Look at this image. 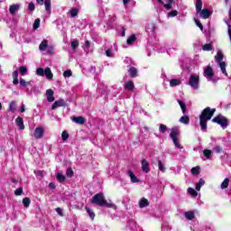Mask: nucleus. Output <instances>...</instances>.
Wrapping results in <instances>:
<instances>
[{
    "mask_svg": "<svg viewBox=\"0 0 231 231\" xmlns=\"http://www.w3.org/2000/svg\"><path fill=\"white\" fill-rule=\"evenodd\" d=\"M64 106H66V101H64V99H59L53 103L51 109H57V107Z\"/></svg>",
    "mask_w": 231,
    "mask_h": 231,
    "instance_id": "nucleus-12",
    "label": "nucleus"
},
{
    "mask_svg": "<svg viewBox=\"0 0 231 231\" xmlns=\"http://www.w3.org/2000/svg\"><path fill=\"white\" fill-rule=\"evenodd\" d=\"M32 203V200H30V198H24L23 199V205L25 207V208H28L30 207V204Z\"/></svg>",
    "mask_w": 231,
    "mask_h": 231,
    "instance_id": "nucleus-39",
    "label": "nucleus"
},
{
    "mask_svg": "<svg viewBox=\"0 0 231 231\" xmlns=\"http://www.w3.org/2000/svg\"><path fill=\"white\" fill-rule=\"evenodd\" d=\"M125 89H126L127 91H133L134 89V82L128 81L127 83H125Z\"/></svg>",
    "mask_w": 231,
    "mask_h": 231,
    "instance_id": "nucleus-30",
    "label": "nucleus"
},
{
    "mask_svg": "<svg viewBox=\"0 0 231 231\" xmlns=\"http://www.w3.org/2000/svg\"><path fill=\"white\" fill-rule=\"evenodd\" d=\"M128 73L132 79L138 77V69L134 67H130L128 69Z\"/></svg>",
    "mask_w": 231,
    "mask_h": 231,
    "instance_id": "nucleus-19",
    "label": "nucleus"
},
{
    "mask_svg": "<svg viewBox=\"0 0 231 231\" xmlns=\"http://www.w3.org/2000/svg\"><path fill=\"white\" fill-rule=\"evenodd\" d=\"M55 210H56L57 214L59 216H60L61 217L64 216V213L62 212V208H57Z\"/></svg>",
    "mask_w": 231,
    "mask_h": 231,
    "instance_id": "nucleus-58",
    "label": "nucleus"
},
{
    "mask_svg": "<svg viewBox=\"0 0 231 231\" xmlns=\"http://www.w3.org/2000/svg\"><path fill=\"white\" fill-rule=\"evenodd\" d=\"M21 8V4H14L10 5L9 12L11 15H14L16 12H19V9Z\"/></svg>",
    "mask_w": 231,
    "mask_h": 231,
    "instance_id": "nucleus-14",
    "label": "nucleus"
},
{
    "mask_svg": "<svg viewBox=\"0 0 231 231\" xmlns=\"http://www.w3.org/2000/svg\"><path fill=\"white\" fill-rule=\"evenodd\" d=\"M88 70H89L90 73H95L97 71V68L92 66V67L89 68Z\"/></svg>",
    "mask_w": 231,
    "mask_h": 231,
    "instance_id": "nucleus-63",
    "label": "nucleus"
},
{
    "mask_svg": "<svg viewBox=\"0 0 231 231\" xmlns=\"http://www.w3.org/2000/svg\"><path fill=\"white\" fill-rule=\"evenodd\" d=\"M203 154H204V156L206 158V159H203L204 161L205 160H211V158H212V152H211V150L205 149L203 151Z\"/></svg>",
    "mask_w": 231,
    "mask_h": 231,
    "instance_id": "nucleus-31",
    "label": "nucleus"
},
{
    "mask_svg": "<svg viewBox=\"0 0 231 231\" xmlns=\"http://www.w3.org/2000/svg\"><path fill=\"white\" fill-rule=\"evenodd\" d=\"M15 124L17 127L20 129V131H23L24 129V120H23V117H17L15 119Z\"/></svg>",
    "mask_w": 231,
    "mask_h": 231,
    "instance_id": "nucleus-18",
    "label": "nucleus"
},
{
    "mask_svg": "<svg viewBox=\"0 0 231 231\" xmlns=\"http://www.w3.org/2000/svg\"><path fill=\"white\" fill-rule=\"evenodd\" d=\"M184 216H185L186 219H189V221H192V219H194V217H195L193 211H187L184 213Z\"/></svg>",
    "mask_w": 231,
    "mask_h": 231,
    "instance_id": "nucleus-33",
    "label": "nucleus"
},
{
    "mask_svg": "<svg viewBox=\"0 0 231 231\" xmlns=\"http://www.w3.org/2000/svg\"><path fill=\"white\" fill-rule=\"evenodd\" d=\"M39 26H41V19L37 18L33 23L32 28L33 30H38Z\"/></svg>",
    "mask_w": 231,
    "mask_h": 231,
    "instance_id": "nucleus-45",
    "label": "nucleus"
},
{
    "mask_svg": "<svg viewBox=\"0 0 231 231\" xmlns=\"http://www.w3.org/2000/svg\"><path fill=\"white\" fill-rule=\"evenodd\" d=\"M91 45V42L89 41H86L85 44L83 45L84 50H89V46Z\"/></svg>",
    "mask_w": 231,
    "mask_h": 231,
    "instance_id": "nucleus-57",
    "label": "nucleus"
},
{
    "mask_svg": "<svg viewBox=\"0 0 231 231\" xmlns=\"http://www.w3.org/2000/svg\"><path fill=\"white\" fill-rule=\"evenodd\" d=\"M127 174H128L132 183H138L140 181V180H138V178L136 177V175H134L133 171H128Z\"/></svg>",
    "mask_w": 231,
    "mask_h": 231,
    "instance_id": "nucleus-20",
    "label": "nucleus"
},
{
    "mask_svg": "<svg viewBox=\"0 0 231 231\" xmlns=\"http://www.w3.org/2000/svg\"><path fill=\"white\" fill-rule=\"evenodd\" d=\"M72 122L79 125H84L86 124V119L83 116H74L72 117Z\"/></svg>",
    "mask_w": 231,
    "mask_h": 231,
    "instance_id": "nucleus-15",
    "label": "nucleus"
},
{
    "mask_svg": "<svg viewBox=\"0 0 231 231\" xmlns=\"http://www.w3.org/2000/svg\"><path fill=\"white\" fill-rule=\"evenodd\" d=\"M47 52L49 55H53V46L52 45H49V47H47Z\"/></svg>",
    "mask_w": 231,
    "mask_h": 231,
    "instance_id": "nucleus-55",
    "label": "nucleus"
},
{
    "mask_svg": "<svg viewBox=\"0 0 231 231\" xmlns=\"http://www.w3.org/2000/svg\"><path fill=\"white\" fill-rule=\"evenodd\" d=\"M136 228H138V225L136 224V221L130 219L128 223L127 230L136 231Z\"/></svg>",
    "mask_w": 231,
    "mask_h": 231,
    "instance_id": "nucleus-17",
    "label": "nucleus"
},
{
    "mask_svg": "<svg viewBox=\"0 0 231 231\" xmlns=\"http://www.w3.org/2000/svg\"><path fill=\"white\" fill-rule=\"evenodd\" d=\"M162 231H171V226H162Z\"/></svg>",
    "mask_w": 231,
    "mask_h": 231,
    "instance_id": "nucleus-64",
    "label": "nucleus"
},
{
    "mask_svg": "<svg viewBox=\"0 0 231 231\" xmlns=\"http://www.w3.org/2000/svg\"><path fill=\"white\" fill-rule=\"evenodd\" d=\"M85 210H87V214H88L90 219L93 221L95 219V212L90 208L86 207Z\"/></svg>",
    "mask_w": 231,
    "mask_h": 231,
    "instance_id": "nucleus-34",
    "label": "nucleus"
},
{
    "mask_svg": "<svg viewBox=\"0 0 231 231\" xmlns=\"http://www.w3.org/2000/svg\"><path fill=\"white\" fill-rule=\"evenodd\" d=\"M178 104L180 106L181 111L183 115H187V105L185 102L181 101L180 99H178Z\"/></svg>",
    "mask_w": 231,
    "mask_h": 231,
    "instance_id": "nucleus-29",
    "label": "nucleus"
},
{
    "mask_svg": "<svg viewBox=\"0 0 231 231\" xmlns=\"http://www.w3.org/2000/svg\"><path fill=\"white\" fill-rule=\"evenodd\" d=\"M43 4H44L45 10H46L47 14L49 15H51V0H45Z\"/></svg>",
    "mask_w": 231,
    "mask_h": 231,
    "instance_id": "nucleus-22",
    "label": "nucleus"
},
{
    "mask_svg": "<svg viewBox=\"0 0 231 231\" xmlns=\"http://www.w3.org/2000/svg\"><path fill=\"white\" fill-rule=\"evenodd\" d=\"M71 75H72V72H71L70 69L65 70V71L63 72V77H64L65 79H69V77H71Z\"/></svg>",
    "mask_w": 231,
    "mask_h": 231,
    "instance_id": "nucleus-50",
    "label": "nucleus"
},
{
    "mask_svg": "<svg viewBox=\"0 0 231 231\" xmlns=\"http://www.w3.org/2000/svg\"><path fill=\"white\" fill-rule=\"evenodd\" d=\"M187 86H189L193 91L199 89V74H191L189 80L186 81Z\"/></svg>",
    "mask_w": 231,
    "mask_h": 231,
    "instance_id": "nucleus-4",
    "label": "nucleus"
},
{
    "mask_svg": "<svg viewBox=\"0 0 231 231\" xmlns=\"http://www.w3.org/2000/svg\"><path fill=\"white\" fill-rule=\"evenodd\" d=\"M204 77L207 79L208 82H213V84H216L217 80H219V78H213L214 69L210 66L204 69Z\"/></svg>",
    "mask_w": 231,
    "mask_h": 231,
    "instance_id": "nucleus-5",
    "label": "nucleus"
},
{
    "mask_svg": "<svg viewBox=\"0 0 231 231\" xmlns=\"http://www.w3.org/2000/svg\"><path fill=\"white\" fill-rule=\"evenodd\" d=\"M170 136L177 149H183V146H181V144H180V142H178V136H180V131L178 130V128H171Z\"/></svg>",
    "mask_w": 231,
    "mask_h": 231,
    "instance_id": "nucleus-8",
    "label": "nucleus"
},
{
    "mask_svg": "<svg viewBox=\"0 0 231 231\" xmlns=\"http://www.w3.org/2000/svg\"><path fill=\"white\" fill-rule=\"evenodd\" d=\"M179 122H180V124H184V125H189V124H190V118L189 116H183L179 119Z\"/></svg>",
    "mask_w": 231,
    "mask_h": 231,
    "instance_id": "nucleus-27",
    "label": "nucleus"
},
{
    "mask_svg": "<svg viewBox=\"0 0 231 231\" xmlns=\"http://www.w3.org/2000/svg\"><path fill=\"white\" fill-rule=\"evenodd\" d=\"M136 41V36L132 34L126 41V44H133Z\"/></svg>",
    "mask_w": 231,
    "mask_h": 231,
    "instance_id": "nucleus-41",
    "label": "nucleus"
},
{
    "mask_svg": "<svg viewBox=\"0 0 231 231\" xmlns=\"http://www.w3.org/2000/svg\"><path fill=\"white\" fill-rule=\"evenodd\" d=\"M13 79H14L13 84H14V86H17V84H19V71L14 70V71L13 72Z\"/></svg>",
    "mask_w": 231,
    "mask_h": 231,
    "instance_id": "nucleus-28",
    "label": "nucleus"
},
{
    "mask_svg": "<svg viewBox=\"0 0 231 231\" xmlns=\"http://www.w3.org/2000/svg\"><path fill=\"white\" fill-rule=\"evenodd\" d=\"M36 75L39 77H46L47 80H51L53 79V73L51 72V69L49 67L42 69V68H38L36 69Z\"/></svg>",
    "mask_w": 231,
    "mask_h": 231,
    "instance_id": "nucleus-6",
    "label": "nucleus"
},
{
    "mask_svg": "<svg viewBox=\"0 0 231 231\" xmlns=\"http://www.w3.org/2000/svg\"><path fill=\"white\" fill-rule=\"evenodd\" d=\"M140 208H145V207H149V200L145 198H142L139 201Z\"/></svg>",
    "mask_w": 231,
    "mask_h": 231,
    "instance_id": "nucleus-25",
    "label": "nucleus"
},
{
    "mask_svg": "<svg viewBox=\"0 0 231 231\" xmlns=\"http://www.w3.org/2000/svg\"><path fill=\"white\" fill-rule=\"evenodd\" d=\"M145 30L148 33H152L154 32V24L150 23L145 27Z\"/></svg>",
    "mask_w": 231,
    "mask_h": 231,
    "instance_id": "nucleus-40",
    "label": "nucleus"
},
{
    "mask_svg": "<svg viewBox=\"0 0 231 231\" xmlns=\"http://www.w3.org/2000/svg\"><path fill=\"white\" fill-rule=\"evenodd\" d=\"M158 167H159V171H161V172H165V171H166L165 164H163V162H162V161H158Z\"/></svg>",
    "mask_w": 231,
    "mask_h": 231,
    "instance_id": "nucleus-42",
    "label": "nucleus"
},
{
    "mask_svg": "<svg viewBox=\"0 0 231 231\" xmlns=\"http://www.w3.org/2000/svg\"><path fill=\"white\" fill-rule=\"evenodd\" d=\"M181 84L180 79H172L170 80L171 88H176V86H180Z\"/></svg>",
    "mask_w": 231,
    "mask_h": 231,
    "instance_id": "nucleus-24",
    "label": "nucleus"
},
{
    "mask_svg": "<svg viewBox=\"0 0 231 231\" xmlns=\"http://www.w3.org/2000/svg\"><path fill=\"white\" fill-rule=\"evenodd\" d=\"M61 138H62L63 142H66V140H68V138H69V134H68V132H66V131L62 132Z\"/></svg>",
    "mask_w": 231,
    "mask_h": 231,
    "instance_id": "nucleus-52",
    "label": "nucleus"
},
{
    "mask_svg": "<svg viewBox=\"0 0 231 231\" xmlns=\"http://www.w3.org/2000/svg\"><path fill=\"white\" fill-rule=\"evenodd\" d=\"M56 180L60 183H64L66 181V176H64V174H62V173H57Z\"/></svg>",
    "mask_w": 231,
    "mask_h": 231,
    "instance_id": "nucleus-35",
    "label": "nucleus"
},
{
    "mask_svg": "<svg viewBox=\"0 0 231 231\" xmlns=\"http://www.w3.org/2000/svg\"><path fill=\"white\" fill-rule=\"evenodd\" d=\"M17 104L15 103V101H12L9 105V111H11L12 113H14V111H15V107H16Z\"/></svg>",
    "mask_w": 231,
    "mask_h": 231,
    "instance_id": "nucleus-46",
    "label": "nucleus"
},
{
    "mask_svg": "<svg viewBox=\"0 0 231 231\" xmlns=\"http://www.w3.org/2000/svg\"><path fill=\"white\" fill-rule=\"evenodd\" d=\"M28 8L30 12H33V10H35V5L33 3H30Z\"/></svg>",
    "mask_w": 231,
    "mask_h": 231,
    "instance_id": "nucleus-60",
    "label": "nucleus"
},
{
    "mask_svg": "<svg viewBox=\"0 0 231 231\" xmlns=\"http://www.w3.org/2000/svg\"><path fill=\"white\" fill-rule=\"evenodd\" d=\"M162 5L166 10H172V5H174V0H163Z\"/></svg>",
    "mask_w": 231,
    "mask_h": 231,
    "instance_id": "nucleus-16",
    "label": "nucleus"
},
{
    "mask_svg": "<svg viewBox=\"0 0 231 231\" xmlns=\"http://www.w3.org/2000/svg\"><path fill=\"white\" fill-rule=\"evenodd\" d=\"M229 183H230V179L226 178L220 185L221 189H228Z\"/></svg>",
    "mask_w": 231,
    "mask_h": 231,
    "instance_id": "nucleus-36",
    "label": "nucleus"
},
{
    "mask_svg": "<svg viewBox=\"0 0 231 231\" xmlns=\"http://www.w3.org/2000/svg\"><path fill=\"white\" fill-rule=\"evenodd\" d=\"M91 203L93 205H97L98 207H107V208H113V203L107 202V200H106V197H104V193L96 194L92 198Z\"/></svg>",
    "mask_w": 231,
    "mask_h": 231,
    "instance_id": "nucleus-2",
    "label": "nucleus"
},
{
    "mask_svg": "<svg viewBox=\"0 0 231 231\" xmlns=\"http://www.w3.org/2000/svg\"><path fill=\"white\" fill-rule=\"evenodd\" d=\"M178 48V42L173 41L169 48L166 49L168 55H171V50H176Z\"/></svg>",
    "mask_w": 231,
    "mask_h": 231,
    "instance_id": "nucleus-26",
    "label": "nucleus"
},
{
    "mask_svg": "<svg viewBox=\"0 0 231 231\" xmlns=\"http://www.w3.org/2000/svg\"><path fill=\"white\" fill-rule=\"evenodd\" d=\"M32 84V81H26L24 79L20 78V86L22 88H28Z\"/></svg>",
    "mask_w": 231,
    "mask_h": 231,
    "instance_id": "nucleus-37",
    "label": "nucleus"
},
{
    "mask_svg": "<svg viewBox=\"0 0 231 231\" xmlns=\"http://www.w3.org/2000/svg\"><path fill=\"white\" fill-rule=\"evenodd\" d=\"M212 122L214 124H218V125H220L222 129H226V127H228V120L221 114L213 118Z\"/></svg>",
    "mask_w": 231,
    "mask_h": 231,
    "instance_id": "nucleus-7",
    "label": "nucleus"
},
{
    "mask_svg": "<svg viewBox=\"0 0 231 231\" xmlns=\"http://www.w3.org/2000/svg\"><path fill=\"white\" fill-rule=\"evenodd\" d=\"M195 23L200 30H203V24L199 21L195 20Z\"/></svg>",
    "mask_w": 231,
    "mask_h": 231,
    "instance_id": "nucleus-61",
    "label": "nucleus"
},
{
    "mask_svg": "<svg viewBox=\"0 0 231 231\" xmlns=\"http://www.w3.org/2000/svg\"><path fill=\"white\" fill-rule=\"evenodd\" d=\"M142 171L143 172H145L146 174L148 172H151V166L149 164V162H147V160L143 159L142 161Z\"/></svg>",
    "mask_w": 231,
    "mask_h": 231,
    "instance_id": "nucleus-11",
    "label": "nucleus"
},
{
    "mask_svg": "<svg viewBox=\"0 0 231 231\" xmlns=\"http://www.w3.org/2000/svg\"><path fill=\"white\" fill-rule=\"evenodd\" d=\"M191 174L193 176H198L199 174V166H196L191 169Z\"/></svg>",
    "mask_w": 231,
    "mask_h": 231,
    "instance_id": "nucleus-44",
    "label": "nucleus"
},
{
    "mask_svg": "<svg viewBox=\"0 0 231 231\" xmlns=\"http://www.w3.org/2000/svg\"><path fill=\"white\" fill-rule=\"evenodd\" d=\"M199 14L201 19H208L212 15V13L208 9H202Z\"/></svg>",
    "mask_w": 231,
    "mask_h": 231,
    "instance_id": "nucleus-13",
    "label": "nucleus"
},
{
    "mask_svg": "<svg viewBox=\"0 0 231 231\" xmlns=\"http://www.w3.org/2000/svg\"><path fill=\"white\" fill-rule=\"evenodd\" d=\"M178 15V11L177 10H172L170 13L167 14V17H176Z\"/></svg>",
    "mask_w": 231,
    "mask_h": 231,
    "instance_id": "nucleus-49",
    "label": "nucleus"
},
{
    "mask_svg": "<svg viewBox=\"0 0 231 231\" xmlns=\"http://www.w3.org/2000/svg\"><path fill=\"white\" fill-rule=\"evenodd\" d=\"M44 136V128L42 127H36L34 130V138L36 140H41Z\"/></svg>",
    "mask_w": 231,
    "mask_h": 231,
    "instance_id": "nucleus-10",
    "label": "nucleus"
},
{
    "mask_svg": "<svg viewBox=\"0 0 231 231\" xmlns=\"http://www.w3.org/2000/svg\"><path fill=\"white\" fill-rule=\"evenodd\" d=\"M71 48H72V50H77V48H79V41L78 40H74L71 42Z\"/></svg>",
    "mask_w": 231,
    "mask_h": 231,
    "instance_id": "nucleus-51",
    "label": "nucleus"
},
{
    "mask_svg": "<svg viewBox=\"0 0 231 231\" xmlns=\"http://www.w3.org/2000/svg\"><path fill=\"white\" fill-rule=\"evenodd\" d=\"M223 52L218 51L215 56V60L217 64H218L223 75H225V77H228V73L226 72V62L223 61Z\"/></svg>",
    "mask_w": 231,
    "mask_h": 231,
    "instance_id": "nucleus-3",
    "label": "nucleus"
},
{
    "mask_svg": "<svg viewBox=\"0 0 231 231\" xmlns=\"http://www.w3.org/2000/svg\"><path fill=\"white\" fill-rule=\"evenodd\" d=\"M199 185H200V187H203V185H205V180L199 179Z\"/></svg>",
    "mask_w": 231,
    "mask_h": 231,
    "instance_id": "nucleus-62",
    "label": "nucleus"
},
{
    "mask_svg": "<svg viewBox=\"0 0 231 231\" xmlns=\"http://www.w3.org/2000/svg\"><path fill=\"white\" fill-rule=\"evenodd\" d=\"M203 51H212V44L207 43L202 47Z\"/></svg>",
    "mask_w": 231,
    "mask_h": 231,
    "instance_id": "nucleus-43",
    "label": "nucleus"
},
{
    "mask_svg": "<svg viewBox=\"0 0 231 231\" xmlns=\"http://www.w3.org/2000/svg\"><path fill=\"white\" fill-rule=\"evenodd\" d=\"M216 113V108L206 107L199 115V125L203 133H207V123L208 120H212V116Z\"/></svg>",
    "mask_w": 231,
    "mask_h": 231,
    "instance_id": "nucleus-1",
    "label": "nucleus"
},
{
    "mask_svg": "<svg viewBox=\"0 0 231 231\" xmlns=\"http://www.w3.org/2000/svg\"><path fill=\"white\" fill-rule=\"evenodd\" d=\"M46 97H47L48 102H53L55 100V97H53V90L47 89Z\"/></svg>",
    "mask_w": 231,
    "mask_h": 231,
    "instance_id": "nucleus-23",
    "label": "nucleus"
},
{
    "mask_svg": "<svg viewBox=\"0 0 231 231\" xmlns=\"http://www.w3.org/2000/svg\"><path fill=\"white\" fill-rule=\"evenodd\" d=\"M106 57H115V53H113V50H111V49H107L106 51Z\"/></svg>",
    "mask_w": 231,
    "mask_h": 231,
    "instance_id": "nucleus-54",
    "label": "nucleus"
},
{
    "mask_svg": "<svg viewBox=\"0 0 231 231\" xmlns=\"http://www.w3.org/2000/svg\"><path fill=\"white\" fill-rule=\"evenodd\" d=\"M49 46L50 45L48 44V40H42V42L39 45V50H40V51H46V50H48Z\"/></svg>",
    "mask_w": 231,
    "mask_h": 231,
    "instance_id": "nucleus-21",
    "label": "nucleus"
},
{
    "mask_svg": "<svg viewBox=\"0 0 231 231\" xmlns=\"http://www.w3.org/2000/svg\"><path fill=\"white\" fill-rule=\"evenodd\" d=\"M195 8L197 14H199V12H201V8H203V2L201 0H197Z\"/></svg>",
    "mask_w": 231,
    "mask_h": 231,
    "instance_id": "nucleus-32",
    "label": "nucleus"
},
{
    "mask_svg": "<svg viewBox=\"0 0 231 231\" xmlns=\"http://www.w3.org/2000/svg\"><path fill=\"white\" fill-rule=\"evenodd\" d=\"M188 192H189V194H190V196H192L193 198H196V196H198V192L195 191V189H192V188H189V189H188Z\"/></svg>",
    "mask_w": 231,
    "mask_h": 231,
    "instance_id": "nucleus-47",
    "label": "nucleus"
},
{
    "mask_svg": "<svg viewBox=\"0 0 231 231\" xmlns=\"http://www.w3.org/2000/svg\"><path fill=\"white\" fill-rule=\"evenodd\" d=\"M67 176H68V178H71L73 176V170L68 169L67 170Z\"/></svg>",
    "mask_w": 231,
    "mask_h": 231,
    "instance_id": "nucleus-59",
    "label": "nucleus"
},
{
    "mask_svg": "<svg viewBox=\"0 0 231 231\" xmlns=\"http://www.w3.org/2000/svg\"><path fill=\"white\" fill-rule=\"evenodd\" d=\"M15 196H21L23 194V188H18L14 191Z\"/></svg>",
    "mask_w": 231,
    "mask_h": 231,
    "instance_id": "nucleus-56",
    "label": "nucleus"
},
{
    "mask_svg": "<svg viewBox=\"0 0 231 231\" xmlns=\"http://www.w3.org/2000/svg\"><path fill=\"white\" fill-rule=\"evenodd\" d=\"M19 71L21 75H26V73H28V69L25 66H22L20 67Z\"/></svg>",
    "mask_w": 231,
    "mask_h": 231,
    "instance_id": "nucleus-48",
    "label": "nucleus"
},
{
    "mask_svg": "<svg viewBox=\"0 0 231 231\" xmlns=\"http://www.w3.org/2000/svg\"><path fill=\"white\" fill-rule=\"evenodd\" d=\"M211 140L212 142L209 143V145L213 147V152H217V154H221V152H223V146L216 144V139Z\"/></svg>",
    "mask_w": 231,
    "mask_h": 231,
    "instance_id": "nucleus-9",
    "label": "nucleus"
},
{
    "mask_svg": "<svg viewBox=\"0 0 231 231\" xmlns=\"http://www.w3.org/2000/svg\"><path fill=\"white\" fill-rule=\"evenodd\" d=\"M159 131L161 132V133H166L167 132V126L165 125H163V124H161L160 125V127H159Z\"/></svg>",
    "mask_w": 231,
    "mask_h": 231,
    "instance_id": "nucleus-53",
    "label": "nucleus"
},
{
    "mask_svg": "<svg viewBox=\"0 0 231 231\" xmlns=\"http://www.w3.org/2000/svg\"><path fill=\"white\" fill-rule=\"evenodd\" d=\"M69 14H70V17H77V15H79V9L72 7L69 10Z\"/></svg>",
    "mask_w": 231,
    "mask_h": 231,
    "instance_id": "nucleus-38",
    "label": "nucleus"
}]
</instances>
